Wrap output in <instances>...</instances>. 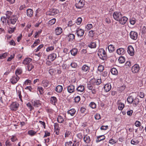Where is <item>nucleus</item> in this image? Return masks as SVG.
<instances>
[{
    "mask_svg": "<svg viewBox=\"0 0 146 146\" xmlns=\"http://www.w3.org/2000/svg\"><path fill=\"white\" fill-rule=\"evenodd\" d=\"M127 51L128 53L131 56H133L134 55L135 51L132 46H129L127 48Z\"/></svg>",
    "mask_w": 146,
    "mask_h": 146,
    "instance_id": "11",
    "label": "nucleus"
},
{
    "mask_svg": "<svg viewBox=\"0 0 146 146\" xmlns=\"http://www.w3.org/2000/svg\"><path fill=\"white\" fill-rule=\"evenodd\" d=\"M131 143L133 145H136L139 143V141L136 140H132L131 141Z\"/></svg>",
    "mask_w": 146,
    "mask_h": 146,
    "instance_id": "46",
    "label": "nucleus"
},
{
    "mask_svg": "<svg viewBox=\"0 0 146 146\" xmlns=\"http://www.w3.org/2000/svg\"><path fill=\"white\" fill-rule=\"evenodd\" d=\"M76 112V110L74 109H72L68 111V113L72 116H74Z\"/></svg>",
    "mask_w": 146,
    "mask_h": 146,
    "instance_id": "29",
    "label": "nucleus"
},
{
    "mask_svg": "<svg viewBox=\"0 0 146 146\" xmlns=\"http://www.w3.org/2000/svg\"><path fill=\"white\" fill-rule=\"evenodd\" d=\"M82 21V19L80 17H78L76 21V23L78 25H80Z\"/></svg>",
    "mask_w": 146,
    "mask_h": 146,
    "instance_id": "50",
    "label": "nucleus"
},
{
    "mask_svg": "<svg viewBox=\"0 0 146 146\" xmlns=\"http://www.w3.org/2000/svg\"><path fill=\"white\" fill-rule=\"evenodd\" d=\"M72 143V142L70 141L69 142H67L65 143V146H72L71 145Z\"/></svg>",
    "mask_w": 146,
    "mask_h": 146,
    "instance_id": "64",
    "label": "nucleus"
},
{
    "mask_svg": "<svg viewBox=\"0 0 146 146\" xmlns=\"http://www.w3.org/2000/svg\"><path fill=\"white\" fill-rule=\"evenodd\" d=\"M22 70L21 69H17L15 71V75L18 76L20 74L22 73Z\"/></svg>",
    "mask_w": 146,
    "mask_h": 146,
    "instance_id": "42",
    "label": "nucleus"
},
{
    "mask_svg": "<svg viewBox=\"0 0 146 146\" xmlns=\"http://www.w3.org/2000/svg\"><path fill=\"white\" fill-rule=\"evenodd\" d=\"M62 86L61 85H58L56 87L55 91L57 92L60 93L62 91Z\"/></svg>",
    "mask_w": 146,
    "mask_h": 146,
    "instance_id": "26",
    "label": "nucleus"
},
{
    "mask_svg": "<svg viewBox=\"0 0 146 146\" xmlns=\"http://www.w3.org/2000/svg\"><path fill=\"white\" fill-rule=\"evenodd\" d=\"M76 89L78 92H82L84 91V88L83 86L80 85Z\"/></svg>",
    "mask_w": 146,
    "mask_h": 146,
    "instance_id": "33",
    "label": "nucleus"
},
{
    "mask_svg": "<svg viewBox=\"0 0 146 146\" xmlns=\"http://www.w3.org/2000/svg\"><path fill=\"white\" fill-rule=\"evenodd\" d=\"M70 66L72 68H76L77 66V64L75 62H72L71 63Z\"/></svg>",
    "mask_w": 146,
    "mask_h": 146,
    "instance_id": "62",
    "label": "nucleus"
},
{
    "mask_svg": "<svg viewBox=\"0 0 146 146\" xmlns=\"http://www.w3.org/2000/svg\"><path fill=\"white\" fill-rule=\"evenodd\" d=\"M77 36L78 37H81L83 36L84 34V31L83 30L79 28L77 29L76 31Z\"/></svg>",
    "mask_w": 146,
    "mask_h": 146,
    "instance_id": "9",
    "label": "nucleus"
},
{
    "mask_svg": "<svg viewBox=\"0 0 146 146\" xmlns=\"http://www.w3.org/2000/svg\"><path fill=\"white\" fill-rule=\"evenodd\" d=\"M57 120L58 122L60 123H63L64 121L62 117L60 116H59L58 117Z\"/></svg>",
    "mask_w": 146,
    "mask_h": 146,
    "instance_id": "39",
    "label": "nucleus"
},
{
    "mask_svg": "<svg viewBox=\"0 0 146 146\" xmlns=\"http://www.w3.org/2000/svg\"><path fill=\"white\" fill-rule=\"evenodd\" d=\"M36 133V132L33 130H30L28 131V134L31 136H33Z\"/></svg>",
    "mask_w": 146,
    "mask_h": 146,
    "instance_id": "45",
    "label": "nucleus"
},
{
    "mask_svg": "<svg viewBox=\"0 0 146 146\" xmlns=\"http://www.w3.org/2000/svg\"><path fill=\"white\" fill-rule=\"evenodd\" d=\"M16 29L15 26H9L8 29V31L9 33L11 34L13 33L14 31Z\"/></svg>",
    "mask_w": 146,
    "mask_h": 146,
    "instance_id": "28",
    "label": "nucleus"
},
{
    "mask_svg": "<svg viewBox=\"0 0 146 146\" xmlns=\"http://www.w3.org/2000/svg\"><path fill=\"white\" fill-rule=\"evenodd\" d=\"M117 53L119 55H123L124 54L125 51L124 48H120L117 50Z\"/></svg>",
    "mask_w": 146,
    "mask_h": 146,
    "instance_id": "18",
    "label": "nucleus"
},
{
    "mask_svg": "<svg viewBox=\"0 0 146 146\" xmlns=\"http://www.w3.org/2000/svg\"><path fill=\"white\" fill-rule=\"evenodd\" d=\"M130 24L132 25H134L135 23V19L134 18L131 19L130 20Z\"/></svg>",
    "mask_w": 146,
    "mask_h": 146,
    "instance_id": "60",
    "label": "nucleus"
},
{
    "mask_svg": "<svg viewBox=\"0 0 146 146\" xmlns=\"http://www.w3.org/2000/svg\"><path fill=\"white\" fill-rule=\"evenodd\" d=\"M122 16L121 13L120 12H115L113 14L114 19L116 21H118Z\"/></svg>",
    "mask_w": 146,
    "mask_h": 146,
    "instance_id": "4",
    "label": "nucleus"
},
{
    "mask_svg": "<svg viewBox=\"0 0 146 146\" xmlns=\"http://www.w3.org/2000/svg\"><path fill=\"white\" fill-rule=\"evenodd\" d=\"M108 48L110 52H113L115 50V48L114 46L112 44H110L108 46Z\"/></svg>",
    "mask_w": 146,
    "mask_h": 146,
    "instance_id": "24",
    "label": "nucleus"
},
{
    "mask_svg": "<svg viewBox=\"0 0 146 146\" xmlns=\"http://www.w3.org/2000/svg\"><path fill=\"white\" fill-rule=\"evenodd\" d=\"M130 38L133 40H136L138 37V34L137 32L132 31L129 33Z\"/></svg>",
    "mask_w": 146,
    "mask_h": 146,
    "instance_id": "6",
    "label": "nucleus"
},
{
    "mask_svg": "<svg viewBox=\"0 0 146 146\" xmlns=\"http://www.w3.org/2000/svg\"><path fill=\"white\" fill-rule=\"evenodd\" d=\"M56 56H57L56 54L53 53L50 54L48 56V59L52 61H53L56 59Z\"/></svg>",
    "mask_w": 146,
    "mask_h": 146,
    "instance_id": "20",
    "label": "nucleus"
},
{
    "mask_svg": "<svg viewBox=\"0 0 146 146\" xmlns=\"http://www.w3.org/2000/svg\"><path fill=\"white\" fill-rule=\"evenodd\" d=\"M73 143L72 146H79L80 142L79 141L77 142L76 141H73Z\"/></svg>",
    "mask_w": 146,
    "mask_h": 146,
    "instance_id": "53",
    "label": "nucleus"
},
{
    "mask_svg": "<svg viewBox=\"0 0 146 146\" xmlns=\"http://www.w3.org/2000/svg\"><path fill=\"white\" fill-rule=\"evenodd\" d=\"M104 67L101 65H100L98 67V70L100 72H102L104 70Z\"/></svg>",
    "mask_w": 146,
    "mask_h": 146,
    "instance_id": "49",
    "label": "nucleus"
},
{
    "mask_svg": "<svg viewBox=\"0 0 146 146\" xmlns=\"http://www.w3.org/2000/svg\"><path fill=\"white\" fill-rule=\"evenodd\" d=\"M37 90L39 92L40 94H41L43 93L44 89L42 87L38 86L37 88Z\"/></svg>",
    "mask_w": 146,
    "mask_h": 146,
    "instance_id": "43",
    "label": "nucleus"
},
{
    "mask_svg": "<svg viewBox=\"0 0 146 146\" xmlns=\"http://www.w3.org/2000/svg\"><path fill=\"white\" fill-rule=\"evenodd\" d=\"M19 106V104L16 102H13L10 106V108L12 111H16Z\"/></svg>",
    "mask_w": 146,
    "mask_h": 146,
    "instance_id": "3",
    "label": "nucleus"
},
{
    "mask_svg": "<svg viewBox=\"0 0 146 146\" xmlns=\"http://www.w3.org/2000/svg\"><path fill=\"white\" fill-rule=\"evenodd\" d=\"M132 72L133 73H137L139 70V65L137 64H135L132 67Z\"/></svg>",
    "mask_w": 146,
    "mask_h": 146,
    "instance_id": "12",
    "label": "nucleus"
},
{
    "mask_svg": "<svg viewBox=\"0 0 146 146\" xmlns=\"http://www.w3.org/2000/svg\"><path fill=\"white\" fill-rule=\"evenodd\" d=\"M70 52L72 55L75 56L77 53L78 50L76 48H74L71 50Z\"/></svg>",
    "mask_w": 146,
    "mask_h": 146,
    "instance_id": "35",
    "label": "nucleus"
},
{
    "mask_svg": "<svg viewBox=\"0 0 146 146\" xmlns=\"http://www.w3.org/2000/svg\"><path fill=\"white\" fill-rule=\"evenodd\" d=\"M127 100L129 103L131 104L133 101V98L131 96H129L127 98Z\"/></svg>",
    "mask_w": 146,
    "mask_h": 146,
    "instance_id": "36",
    "label": "nucleus"
},
{
    "mask_svg": "<svg viewBox=\"0 0 146 146\" xmlns=\"http://www.w3.org/2000/svg\"><path fill=\"white\" fill-rule=\"evenodd\" d=\"M5 144L6 146H12V145L11 142L9 140H7L6 141Z\"/></svg>",
    "mask_w": 146,
    "mask_h": 146,
    "instance_id": "63",
    "label": "nucleus"
},
{
    "mask_svg": "<svg viewBox=\"0 0 146 146\" xmlns=\"http://www.w3.org/2000/svg\"><path fill=\"white\" fill-rule=\"evenodd\" d=\"M34 68V66L31 64H29L27 66V68L29 71H30Z\"/></svg>",
    "mask_w": 146,
    "mask_h": 146,
    "instance_id": "38",
    "label": "nucleus"
},
{
    "mask_svg": "<svg viewBox=\"0 0 146 146\" xmlns=\"http://www.w3.org/2000/svg\"><path fill=\"white\" fill-rule=\"evenodd\" d=\"M12 13L11 11H7L6 14V18H7V19H8L11 17H11L10 16Z\"/></svg>",
    "mask_w": 146,
    "mask_h": 146,
    "instance_id": "47",
    "label": "nucleus"
},
{
    "mask_svg": "<svg viewBox=\"0 0 146 146\" xmlns=\"http://www.w3.org/2000/svg\"><path fill=\"white\" fill-rule=\"evenodd\" d=\"M105 137L104 135H102L98 136L97 137L96 139V142L97 143H98L100 141L104 140L105 139Z\"/></svg>",
    "mask_w": 146,
    "mask_h": 146,
    "instance_id": "22",
    "label": "nucleus"
},
{
    "mask_svg": "<svg viewBox=\"0 0 146 146\" xmlns=\"http://www.w3.org/2000/svg\"><path fill=\"white\" fill-rule=\"evenodd\" d=\"M75 102H78L80 100V96H78L75 98Z\"/></svg>",
    "mask_w": 146,
    "mask_h": 146,
    "instance_id": "61",
    "label": "nucleus"
},
{
    "mask_svg": "<svg viewBox=\"0 0 146 146\" xmlns=\"http://www.w3.org/2000/svg\"><path fill=\"white\" fill-rule=\"evenodd\" d=\"M33 11L31 9H28L27 10V14L28 17H31L33 15Z\"/></svg>",
    "mask_w": 146,
    "mask_h": 146,
    "instance_id": "23",
    "label": "nucleus"
},
{
    "mask_svg": "<svg viewBox=\"0 0 146 146\" xmlns=\"http://www.w3.org/2000/svg\"><path fill=\"white\" fill-rule=\"evenodd\" d=\"M62 31V29L60 27H58L55 29V32L56 35H59L60 34Z\"/></svg>",
    "mask_w": 146,
    "mask_h": 146,
    "instance_id": "19",
    "label": "nucleus"
},
{
    "mask_svg": "<svg viewBox=\"0 0 146 146\" xmlns=\"http://www.w3.org/2000/svg\"><path fill=\"white\" fill-rule=\"evenodd\" d=\"M88 46L91 48H95L96 46V43L95 42H91Z\"/></svg>",
    "mask_w": 146,
    "mask_h": 146,
    "instance_id": "32",
    "label": "nucleus"
},
{
    "mask_svg": "<svg viewBox=\"0 0 146 146\" xmlns=\"http://www.w3.org/2000/svg\"><path fill=\"white\" fill-rule=\"evenodd\" d=\"M84 4V0H80L78 3H76L75 6L77 8L81 9L83 7Z\"/></svg>",
    "mask_w": 146,
    "mask_h": 146,
    "instance_id": "5",
    "label": "nucleus"
},
{
    "mask_svg": "<svg viewBox=\"0 0 146 146\" xmlns=\"http://www.w3.org/2000/svg\"><path fill=\"white\" fill-rule=\"evenodd\" d=\"M50 101L52 104H55L56 102L57 101V99L55 97H52L50 98Z\"/></svg>",
    "mask_w": 146,
    "mask_h": 146,
    "instance_id": "31",
    "label": "nucleus"
},
{
    "mask_svg": "<svg viewBox=\"0 0 146 146\" xmlns=\"http://www.w3.org/2000/svg\"><path fill=\"white\" fill-rule=\"evenodd\" d=\"M7 18L5 17H3L1 18V20L2 21L3 24L4 23H5L6 21Z\"/></svg>",
    "mask_w": 146,
    "mask_h": 146,
    "instance_id": "57",
    "label": "nucleus"
},
{
    "mask_svg": "<svg viewBox=\"0 0 146 146\" xmlns=\"http://www.w3.org/2000/svg\"><path fill=\"white\" fill-rule=\"evenodd\" d=\"M27 106L29 108V109H30L31 110H33L34 109V108L31 105V103L30 102H28V103H27Z\"/></svg>",
    "mask_w": 146,
    "mask_h": 146,
    "instance_id": "55",
    "label": "nucleus"
},
{
    "mask_svg": "<svg viewBox=\"0 0 146 146\" xmlns=\"http://www.w3.org/2000/svg\"><path fill=\"white\" fill-rule=\"evenodd\" d=\"M112 74L114 75H117L118 74V72L117 69L115 68H113L110 71Z\"/></svg>",
    "mask_w": 146,
    "mask_h": 146,
    "instance_id": "34",
    "label": "nucleus"
},
{
    "mask_svg": "<svg viewBox=\"0 0 146 146\" xmlns=\"http://www.w3.org/2000/svg\"><path fill=\"white\" fill-rule=\"evenodd\" d=\"M139 103V99L137 98H135L134 100L133 104L137 105Z\"/></svg>",
    "mask_w": 146,
    "mask_h": 146,
    "instance_id": "56",
    "label": "nucleus"
},
{
    "mask_svg": "<svg viewBox=\"0 0 146 146\" xmlns=\"http://www.w3.org/2000/svg\"><path fill=\"white\" fill-rule=\"evenodd\" d=\"M32 105L35 107L38 108L41 105L40 102L39 100H32Z\"/></svg>",
    "mask_w": 146,
    "mask_h": 146,
    "instance_id": "8",
    "label": "nucleus"
},
{
    "mask_svg": "<svg viewBox=\"0 0 146 146\" xmlns=\"http://www.w3.org/2000/svg\"><path fill=\"white\" fill-rule=\"evenodd\" d=\"M111 86L110 83L106 84L104 87V89L106 92L109 91L111 89Z\"/></svg>",
    "mask_w": 146,
    "mask_h": 146,
    "instance_id": "16",
    "label": "nucleus"
},
{
    "mask_svg": "<svg viewBox=\"0 0 146 146\" xmlns=\"http://www.w3.org/2000/svg\"><path fill=\"white\" fill-rule=\"evenodd\" d=\"M92 24H88L86 27V29L88 30H89L92 27Z\"/></svg>",
    "mask_w": 146,
    "mask_h": 146,
    "instance_id": "54",
    "label": "nucleus"
},
{
    "mask_svg": "<svg viewBox=\"0 0 146 146\" xmlns=\"http://www.w3.org/2000/svg\"><path fill=\"white\" fill-rule=\"evenodd\" d=\"M54 129L55 130H60L59 128V125L58 123H54Z\"/></svg>",
    "mask_w": 146,
    "mask_h": 146,
    "instance_id": "51",
    "label": "nucleus"
},
{
    "mask_svg": "<svg viewBox=\"0 0 146 146\" xmlns=\"http://www.w3.org/2000/svg\"><path fill=\"white\" fill-rule=\"evenodd\" d=\"M58 10L55 9H51L49 11V15H54L58 13Z\"/></svg>",
    "mask_w": 146,
    "mask_h": 146,
    "instance_id": "15",
    "label": "nucleus"
},
{
    "mask_svg": "<svg viewBox=\"0 0 146 146\" xmlns=\"http://www.w3.org/2000/svg\"><path fill=\"white\" fill-rule=\"evenodd\" d=\"M32 60L30 58H27L24 60L23 62V63L24 64H27L28 65L29 64H31V62Z\"/></svg>",
    "mask_w": 146,
    "mask_h": 146,
    "instance_id": "21",
    "label": "nucleus"
},
{
    "mask_svg": "<svg viewBox=\"0 0 146 146\" xmlns=\"http://www.w3.org/2000/svg\"><path fill=\"white\" fill-rule=\"evenodd\" d=\"M69 42H73L75 39V36L73 34H69L67 35L66 38Z\"/></svg>",
    "mask_w": 146,
    "mask_h": 146,
    "instance_id": "10",
    "label": "nucleus"
},
{
    "mask_svg": "<svg viewBox=\"0 0 146 146\" xmlns=\"http://www.w3.org/2000/svg\"><path fill=\"white\" fill-rule=\"evenodd\" d=\"M90 69V67L86 64L83 66L81 68V70L83 73H88L89 72Z\"/></svg>",
    "mask_w": 146,
    "mask_h": 146,
    "instance_id": "14",
    "label": "nucleus"
},
{
    "mask_svg": "<svg viewBox=\"0 0 146 146\" xmlns=\"http://www.w3.org/2000/svg\"><path fill=\"white\" fill-rule=\"evenodd\" d=\"M118 60L120 63L122 64L125 62V60L124 57L121 56L119 58Z\"/></svg>",
    "mask_w": 146,
    "mask_h": 146,
    "instance_id": "37",
    "label": "nucleus"
},
{
    "mask_svg": "<svg viewBox=\"0 0 146 146\" xmlns=\"http://www.w3.org/2000/svg\"><path fill=\"white\" fill-rule=\"evenodd\" d=\"M17 20L16 17H12L8 19L7 20V23L9 26H15V24Z\"/></svg>",
    "mask_w": 146,
    "mask_h": 146,
    "instance_id": "1",
    "label": "nucleus"
},
{
    "mask_svg": "<svg viewBox=\"0 0 146 146\" xmlns=\"http://www.w3.org/2000/svg\"><path fill=\"white\" fill-rule=\"evenodd\" d=\"M42 86L44 87H47L49 85V82L47 80H43L42 82Z\"/></svg>",
    "mask_w": 146,
    "mask_h": 146,
    "instance_id": "30",
    "label": "nucleus"
},
{
    "mask_svg": "<svg viewBox=\"0 0 146 146\" xmlns=\"http://www.w3.org/2000/svg\"><path fill=\"white\" fill-rule=\"evenodd\" d=\"M68 91L70 93H72L74 92L75 87L74 86L70 85L67 87Z\"/></svg>",
    "mask_w": 146,
    "mask_h": 146,
    "instance_id": "17",
    "label": "nucleus"
},
{
    "mask_svg": "<svg viewBox=\"0 0 146 146\" xmlns=\"http://www.w3.org/2000/svg\"><path fill=\"white\" fill-rule=\"evenodd\" d=\"M89 106L92 108L94 109L96 107V104L94 102H91L89 105Z\"/></svg>",
    "mask_w": 146,
    "mask_h": 146,
    "instance_id": "44",
    "label": "nucleus"
},
{
    "mask_svg": "<svg viewBox=\"0 0 146 146\" xmlns=\"http://www.w3.org/2000/svg\"><path fill=\"white\" fill-rule=\"evenodd\" d=\"M94 33H95L94 31L91 30L89 32V35L91 37H92L94 36Z\"/></svg>",
    "mask_w": 146,
    "mask_h": 146,
    "instance_id": "58",
    "label": "nucleus"
},
{
    "mask_svg": "<svg viewBox=\"0 0 146 146\" xmlns=\"http://www.w3.org/2000/svg\"><path fill=\"white\" fill-rule=\"evenodd\" d=\"M84 141L87 143H89L91 140L90 137L87 135H86L84 136Z\"/></svg>",
    "mask_w": 146,
    "mask_h": 146,
    "instance_id": "27",
    "label": "nucleus"
},
{
    "mask_svg": "<svg viewBox=\"0 0 146 146\" xmlns=\"http://www.w3.org/2000/svg\"><path fill=\"white\" fill-rule=\"evenodd\" d=\"M7 53H4L0 54V59H3L6 58L7 56Z\"/></svg>",
    "mask_w": 146,
    "mask_h": 146,
    "instance_id": "48",
    "label": "nucleus"
},
{
    "mask_svg": "<svg viewBox=\"0 0 146 146\" xmlns=\"http://www.w3.org/2000/svg\"><path fill=\"white\" fill-rule=\"evenodd\" d=\"M98 54L100 58L103 60H104L107 56L106 52L103 48L100 49L99 50Z\"/></svg>",
    "mask_w": 146,
    "mask_h": 146,
    "instance_id": "2",
    "label": "nucleus"
},
{
    "mask_svg": "<svg viewBox=\"0 0 146 146\" xmlns=\"http://www.w3.org/2000/svg\"><path fill=\"white\" fill-rule=\"evenodd\" d=\"M56 21V19L53 18L49 21L48 24L50 25H52L55 23Z\"/></svg>",
    "mask_w": 146,
    "mask_h": 146,
    "instance_id": "40",
    "label": "nucleus"
},
{
    "mask_svg": "<svg viewBox=\"0 0 146 146\" xmlns=\"http://www.w3.org/2000/svg\"><path fill=\"white\" fill-rule=\"evenodd\" d=\"M19 77L17 75L13 76L10 80V82L13 84H16L19 79Z\"/></svg>",
    "mask_w": 146,
    "mask_h": 146,
    "instance_id": "7",
    "label": "nucleus"
},
{
    "mask_svg": "<svg viewBox=\"0 0 146 146\" xmlns=\"http://www.w3.org/2000/svg\"><path fill=\"white\" fill-rule=\"evenodd\" d=\"M94 82V85H98L100 84L102 82L101 79H98L97 80L94 79L92 80V82Z\"/></svg>",
    "mask_w": 146,
    "mask_h": 146,
    "instance_id": "25",
    "label": "nucleus"
},
{
    "mask_svg": "<svg viewBox=\"0 0 146 146\" xmlns=\"http://www.w3.org/2000/svg\"><path fill=\"white\" fill-rule=\"evenodd\" d=\"M40 42V40L39 39H38L36 40L35 42H34L33 45H32V47L33 46H36L38 44V43H39Z\"/></svg>",
    "mask_w": 146,
    "mask_h": 146,
    "instance_id": "59",
    "label": "nucleus"
},
{
    "mask_svg": "<svg viewBox=\"0 0 146 146\" xmlns=\"http://www.w3.org/2000/svg\"><path fill=\"white\" fill-rule=\"evenodd\" d=\"M124 107V104L121 102H120L119 105L118 109L119 110H121Z\"/></svg>",
    "mask_w": 146,
    "mask_h": 146,
    "instance_id": "41",
    "label": "nucleus"
},
{
    "mask_svg": "<svg viewBox=\"0 0 146 146\" xmlns=\"http://www.w3.org/2000/svg\"><path fill=\"white\" fill-rule=\"evenodd\" d=\"M54 49V46H51L48 47L46 49V51L47 52L50 51H51L53 50Z\"/></svg>",
    "mask_w": 146,
    "mask_h": 146,
    "instance_id": "52",
    "label": "nucleus"
},
{
    "mask_svg": "<svg viewBox=\"0 0 146 146\" xmlns=\"http://www.w3.org/2000/svg\"><path fill=\"white\" fill-rule=\"evenodd\" d=\"M128 20L127 18L125 16H122L118 21L119 22V23L122 25L125 24Z\"/></svg>",
    "mask_w": 146,
    "mask_h": 146,
    "instance_id": "13",
    "label": "nucleus"
}]
</instances>
